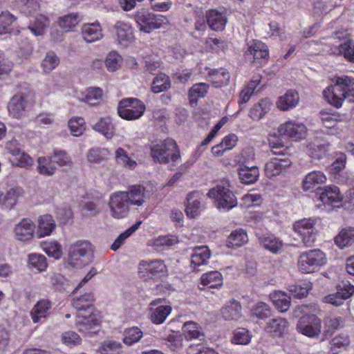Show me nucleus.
I'll use <instances>...</instances> for the list:
<instances>
[{
    "label": "nucleus",
    "mask_w": 354,
    "mask_h": 354,
    "mask_svg": "<svg viewBox=\"0 0 354 354\" xmlns=\"http://www.w3.org/2000/svg\"><path fill=\"white\" fill-rule=\"evenodd\" d=\"M28 104V95L25 93H18L12 97L8 104L9 115L16 119H20L25 115Z\"/></svg>",
    "instance_id": "13"
},
{
    "label": "nucleus",
    "mask_w": 354,
    "mask_h": 354,
    "mask_svg": "<svg viewBox=\"0 0 354 354\" xmlns=\"http://www.w3.org/2000/svg\"><path fill=\"white\" fill-rule=\"evenodd\" d=\"M275 307L281 313L286 312L290 306V297L282 291L275 292L272 296Z\"/></svg>",
    "instance_id": "41"
},
{
    "label": "nucleus",
    "mask_w": 354,
    "mask_h": 354,
    "mask_svg": "<svg viewBox=\"0 0 354 354\" xmlns=\"http://www.w3.org/2000/svg\"><path fill=\"white\" fill-rule=\"evenodd\" d=\"M109 205L111 214L113 218L118 219L124 218L129 211L130 205L126 192L113 193L110 196Z\"/></svg>",
    "instance_id": "8"
},
{
    "label": "nucleus",
    "mask_w": 354,
    "mask_h": 354,
    "mask_svg": "<svg viewBox=\"0 0 354 354\" xmlns=\"http://www.w3.org/2000/svg\"><path fill=\"white\" fill-rule=\"evenodd\" d=\"M315 219L304 218L296 221L293 225L294 231L306 247L312 246L316 240L317 230L315 227Z\"/></svg>",
    "instance_id": "6"
},
{
    "label": "nucleus",
    "mask_w": 354,
    "mask_h": 354,
    "mask_svg": "<svg viewBox=\"0 0 354 354\" xmlns=\"http://www.w3.org/2000/svg\"><path fill=\"white\" fill-rule=\"evenodd\" d=\"M246 56H252L254 61L260 62V60H267L269 56L268 46L262 41L253 40L248 44Z\"/></svg>",
    "instance_id": "20"
},
{
    "label": "nucleus",
    "mask_w": 354,
    "mask_h": 354,
    "mask_svg": "<svg viewBox=\"0 0 354 354\" xmlns=\"http://www.w3.org/2000/svg\"><path fill=\"white\" fill-rule=\"evenodd\" d=\"M328 144L314 142L309 145V155L314 159H320L326 154Z\"/></svg>",
    "instance_id": "53"
},
{
    "label": "nucleus",
    "mask_w": 354,
    "mask_h": 354,
    "mask_svg": "<svg viewBox=\"0 0 354 354\" xmlns=\"http://www.w3.org/2000/svg\"><path fill=\"white\" fill-rule=\"evenodd\" d=\"M326 177L324 174L320 171H314L309 173L305 178L303 183L304 190H310L317 185L323 184L326 182Z\"/></svg>",
    "instance_id": "36"
},
{
    "label": "nucleus",
    "mask_w": 354,
    "mask_h": 354,
    "mask_svg": "<svg viewBox=\"0 0 354 354\" xmlns=\"http://www.w3.org/2000/svg\"><path fill=\"white\" fill-rule=\"evenodd\" d=\"M183 331L187 339H192L203 336L200 327L194 322H187L183 326Z\"/></svg>",
    "instance_id": "54"
},
{
    "label": "nucleus",
    "mask_w": 354,
    "mask_h": 354,
    "mask_svg": "<svg viewBox=\"0 0 354 354\" xmlns=\"http://www.w3.org/2000/svg\"><path fill=\"white\" fill-rule=\"evenodd\" d=\"M239 176L241 181L244 184L254 183L259 176V168L256 166H240Z\"/></svg>",
    "instance_id": "28"
},
{
    "label": "nucleus",
    "mask_w": 354,
    "mask_h": 354,
    "mask_svg": "<svg viewBox=\"0 0 354 354\" xmlns=\"http://www.w3.org/2000/svg\"><path fill=\"white\" fill-rule=\"evenodd\" d=\"M15 6L26 15H32L39 10L38 0H15Z\"/></svg>",
    "instance_id": "38"
},
{
    "label": "nucleus",
    "mask_w": 354,
    "mask_h": 354,
    "mask_svg": "<svg viewBox=\"0 0 354 354\" xmlns=\"http://www.w3.org/2000/svg\"><path fill=\"white\" fill-rule=\"evenodd\" d=\"M252 315L259 319H266L272 316V310L266 303L259 302L252 308Z\"/></svg>",
    "instance_id": "56"
},
{
    "label": "nucleus",
    "mask_w": 354,
    "mask_h": 354,
    "mask_svg": "<svg viewBox=\"0 0 354 354\" xmlns=\"http://www.w3.org/2000/svg\"><path fill=\"white\" fill-rule=\"evenodd\" d=\"M197 192H192L188 195L185 213L189 218H195L199 214L201 201L197 198Z\"/></svg>",
    "instance_id": "40"
},
{
    "label": "nucleus",
    "mask_w": 354,
    "mask_h": 354,
    "mask_svg": "<svg viewBox=\"0 0 354 354\" xmlns=\"http://www.w3.org/2000/svg\"><path fill=\"white\" fill-rule=\"evenodd\" d=\"M142 331L138 327H132L125 330L123 342L130 346L138 342L142 337Z\"/></svg>",
    "instance_id": "55"
},
{
    "label": "nucleus",
    "mask_w": 354,
    "mask_h": 354,
    "mask_svg": "<svg viewBox=\"0 0 354 354\" xmlns=\"http://www.w3.org/2000/svg\"><path fill=\"white\" fill-rule=\"evenodd\" d=\"M279 135L286 136L295 140H301L306 134V127L302 123L288 121L281 124L278 129Z\"/></svg>",
    "instance_id": "15"
},
{
    "label": "nucleus",
    "mask_w": 354,
    "mask_h": 354,
    "mask_svg": "<svg viewBox=\"0 0 354 354\" xmlns=\"http://www.w3.org/2000/svg\"><path fill=\"white\" fill-rule=\"evenodd\" d=\"M49 19L43 15L38 16L35 21L30 24L28 28L36 36L44 35L45 29L49 26Z\"/></svg>",
    "instance_id": "44"
},
{
    "label": "nucleus",
    "mask_w": 354,
    "mask_h": 354,
    "mask_svg": "<svg viewBox=\"0 0 354 354\" xmlns=\"http://www.w3.org/2000/svg\"><path fill=\"white\" fill-rule=\"evenodd\" d=\"M35 225L29 218L22 219L15 227V234L17 240L28 241L33 237Z\"/></svg>",
    "instance_id": "19"
},
{
    "label": "nucleus",
    "mask_w": 354,
    "mask_h": 354,
    "mask_svg": "<svg viewBox=\"0 0 354 354\" xmlns=\"http://www.w3.org/2000/svg\"><path fill=\"white\" fill-rule=\"evenodd\" d=\"M339 51L346 59L354 63V42L352 40H346L339 46Z\"/></svg>",
    "instance_id": "63"
},
{
    "label": "nucleus",
    "mask_w": 354,
    "mask_h": 354,
    "mask_svg": "<svg viewBox=\"0 0 354 354\" xmlns=\"http://www.w3.org/2000/svg\"><path fill=\"white\" fill-rule=\"evenodd\" d=\"M109 155L110 152L106 148H93L88 152L87 158L91 162L101 163L106 161Z\"/></svg>",
    "instance_id": "50"
},
{
    "label": "nucleus",
    "mask_w": 354,
    "mask_h": 354,
    "mask_svg": "<svg viewBox=\"0 0 354 354\" xmlns=\"http://www.w3.org/2000/svg\"><path fill=\"white\" fill-rule=\"evenodd\" d=\"M326 263L325 254L319 249L301 253L298 259V269L302 273H313Z\"/></svg>",
    "instance_id": "4"
},
{
    "label": "nucleus",
    "mask_w": 354,
    "mask_h": 354,
    "mask_svg": "<svg viewBox=\"0 0 354 354\" xmlns=\"http://www.w3.org/2000/svg\"><path fill=\"white\" fill-rule=\"evenodd\" d=\"M37 162V169L39 174L48 176L55 174L56 167L53 164L54 162L51 160V157H40Z\"/></svg>",
    "instance_id": "52"
},
{
    "label": "nucleus",
    "mask_w": 354,
    "mask_h": 354,
    "mask_svg": "<svg viewBox=\"0 0 354 354\" xmlns=\"http://www.w3.org/2000/svg\"><path fill=\"white\" fill-rule=\"evenodd\" d=\"M81 34L86 43H93L103 37L102 27L98 22L84 24L81 28Z\"/></svg>",
    "instance_id": "21"
},
{
    "label": "nucleus",
    "mask_w": 354,
    "mask_h": 354,
    "mask_svg": "<svg viewBox=\"0 0 354 354\" xmlns=\"http://www.w3.org/2000/svg\"><path fill=\"white\" fill-rule=\"evenodd\" d=\"M114 29L118 44L127 46L133 39V31L129 24L123 21H118L114 26Z\"/></svg>",
    "instance_id": "23"
},
{
    "label": "nucleus",
    "mask_w": 354,
    "mask_h": 354,
    "mask_svg": "<svg viewBox=\"0 0 354 354\" xmlns=\"http://www.w3.org/2000/svg\"><path fill=\"white\" fill-rule=\"evenodd\" d=\"M80 21L79 15L73 12L59 17L58 24L63 31L68 32L75 27Z\"/></svg>",
    "instance_id": "47"
},
{
    "label": "nucleus",
    "mask_w": 354,
    "mask_h": 354,
    "mask_svg": "<svg viewBox=\"0 0 354 354\" xmlns=\"http://www.w3.org/2000/svg\"><path fill=\"white\" fill-rule=\"evenodd\" d=\"M210 256V250L207 246L196 247L192 254L191 268L195 271L202 270L201 267L207 263Z\"/></svg>",
    "instance_id": "17"
},
{
    "label": "nucleus",
    "mask_w": 354,
    "mask_h": 354,
    "mask_svg": "<svg viewBox=\"0 0 354 354\" xmlns=\"http://www.w3.org/2000/svg\"><path fill=\"white\" fill-rule=\"evenodd\" d=\"M135 19L140 31L146 33H149L152 30L159 28L163 23V19L159 16H155L145 8L136 12Z\"/></svg>",
    "instance_id": "10"
},
{
    "label": "nucleus",
    "mask_w": 354,
    "mask_h": 354,
    "mask_svg": "<svg viewBox=\"0 0 354 354\" xmlns=\"http://www.w3.org/2000/svg\"><path fill=\"white\" fill-rule=\"evenodd\" d=\"M209 89V84L206 83H197L194 84L189 91V103L194 106L198 98H203L206 95Z\"/></svg>",
    "instance_id": "34"
},
{
    "label": "nucleus",
    "mask_w": 354,
    "mask_h": 354,
    "mask_svg": "<svg viewBox=\"0 0 354 354\" xmlns=\"http://www.w3.org/2000/svg\"><path fill=\"white\" fill-rule=\"evenodd\" d=\"M241 309L240 302L232 299L222 308L221 315L225 320H237L241 316Z\"/></svg>",
    "instance_id": "25"
},
{
    "label": "nucleus",
    "mask_w": 354,
    "mask_h": 354,
    "mask_svg": "<svg viewBox=\"0 0 354 354\" xmlns=\"http://www.w3.org/2000/svg\"><path fill=\"white\" fill-rule=\"evenodd\" d=\"M94 296L91 292L85 293L78 297H75L72 301V305L77 310L85 312L93 306Z\"/></svg>",
    "instance_id": "39"
},
{
    "label": "nucleus",
    "mask_w": 354,
    "mask_h": 354,
    "mask_svg": "<svg viewBox=\"0 0 354 354\" xmlns=\"http://www.w3.org/2000/svg\"><path fill=\"white\" fill-rule=\"evenodd\" d=\"M270 104L267 100H261L254 104L249 111V117L254 120H259L270 109Z\"/></svg>",
    "instance_id": "46"
},
{
    "label": "nucleus",
    "mask_w": 354,
    "mask_h": 354,
    "mask_svg": "<svg viewBox=\"0 0 354 354\" xmlns=\"http://www.w3.org/2000/svg\"><path fill=\"white\" fill-rule=\"evenodd\" d=\"M209 81L215 88H221L227 85L230 80V75L224 68L212 69L208 73Z\"/></svg>",
    "instance_id": "27"
},
{
    "label": "nucleus",
    "mask_w": 354,
    "mask_h": 354,
    "mask_svg": "<svg viewBox=\"0 0 354 354\" xmlns=\"http://www.w3.org/2000/svg\"><path fill=\"white\" fill-rule=\"evenodd\" d=\"M55 227V222L51 215L46 214L41 216L38 221V237L41 238L50 235Z\"/></svg>",
    "instance_id": "31"
},
{
    "label": "nucleus",
    "mask_w": 354,
    "mask_h": 354,
    "mask_svg": "<svg viewBox=\"0 0 354 354\" xmlns=\"http://www.w3.org/2000/svg\"><path fill=\"white\" fill-rule=\"evenodd\" d=\"M91 251V245L86 241H79L71 245L68 253V263L73 266L82 264L84 258Z\"/></svg>",
    "instance_id": "12"
},
{
    "label": "nucleus",
    "mask_w": 354,
    "mask_h": 354,
    "mask_svg": "<svg viewBox=\"0 0 354 354\" xmlns=\"http://www.w3.org/2000/svg\"><path fill=\"white\" fill-rule=\"evenodd\" d=\"M93 128L107 138H111L114 135V125L109 117L101 118Z\"/></svg>",
    "instance_id": "42"
},
{
    "label": "nucleus",
    "mask_w": 354,
    "mask_h": 354,
    "mask_svg": "<svg viewBox=\"0 0 354 354\" xmlns=\"http://www.w3.org/2000/svg\"><path fill=\"white\" fill-rule=\"evenodd\" d=\"M51 303L49 300L41 299L39 301L31 311V317L34 322H40L49 314Z\"/></svg>",
    "instance_id": "32"
},
{
    "label": "nucleus",
    "mask_w": 354,
    "mask_h": 354,
    "mask_svg": "<svg viewBox=\"0 0 354 354\" xmlns=\"http://www.w3.org/2000/svg\"><path fill=\"white\" fill-rule=\"evenodd\" d=\"M68 127L75 136H81L85 130V122L81 117L74 118L68 121Z\"/></svg>",
    "instance_id": "59"
},
{
    "label": "nucleus",
    "mask_w": 354,
    "mask_h": 354,
    "mask_svg": "<svg viewBox=\"0 0 354 354\" xmlns=\"http://www.w3.org/2000/svg\"><path fill=\"white\" fill-rule=\"evenodd\" d=\"M145 110V105L136 98L122 100L118 108L119 115L128 120L138 119L143 115Z\"/></svg>",
    "instance_id": "5"
},
{
    "label": "nucleus",
    "mask_w": 354,
    "mask_h": 354,
    "mask_svg": "<svg viewBox=\"0 0 354 354\" xmlns=\"http://www.w3.org/2000/svg\"><path fill=\"white\" fill-rule=\"evenodd\" d=\"M50 157L51 160L60 167H71L73 164L71 156L64 151H55Z\"/></svg>",
    "instance_id": "58"
},
{
    "label": "nucleus",
    "mask_w": 354,
    "mask_h": 354,
    "mask_svg": "<svg viewBox=\"0 0 354 354\" xmlns=\"http://www.w3.org/2000/svg\"><path fill=\"white\" fill-rule=\"evenodd\" d=\"M290 164V160L286 158H272L265 165V175L269 178L275 177L281 174L283 170L289 167Z\"/></svg>",
    "instance_id": "18"
},
{
    "label": "nucleus",
    "mask_w": 354,
    "mask_h": 354,
    "mask_svg": "<svg viewBox=\"0 0 354 354\" xmlns=\"http://www.w3.org/2000/svg\"><path fill=\"white\" fill-rule=\"evenodd\" d=\"M151 156L158 163H168L170 160L177 161L180 156L176 142L171 138H167L151 146Z\"/></svg>",
    "instance_id": "2"
},
{
    "label": "nucleus",
    "mask_w": 354,
    "mask_h": 354,
    "mask_svg": "<svg viewBox=\"0 0 354 354\" xmlns=\"http://www.w3.org/2000/svg\"><path fill=\"white\" fill-rule=\"evenodd\" d=\"M164 304V299H157L150 303L149 306L151 310L150 319L155 324L163 323L171 312V307Z\"/></svg>",
    "instance_id": "14"
},
{
    "label": "nucleus",
    "mask_w": 354,
    "mask_h": 354,
    "mask_svg": "<svg viewBox=\"0 0 354 354\" xmlns=\"http://www.w3.org/2000/svg\"><path fill=\"white\" fill-rule=\"evenodd\" d=\"M12 162L21 167H26L32 165V159L26 153L20 151L19 149L13 152Z\"/></svg>",
    "instance_id": "60"
},
{
    "label": "nucleus",
    "mask_w": 354,
    "mask_h": 354,
    "mask_svg": "<svg viewBox=\"0 0 354 354\" xmlns=\"http://www.w3.org/2000/svg\"><path fill=\"white\" fill-rule=\"evenodd\" d=\"M324 95L328 102L334 106L339 108L342 106L346 99L353 100L354 96V78L343 75L335 77V82L333 85L328 86L324 90Z\"/></svg>",
    "instance_id": "1"
},
{
    "label": "nucleus",
    "mask_w": 354,
    "mask_h": 354,
    "mask_svg": "<svg viewBox=\"0 0 354 354\" xmlns=\"http://www.w3.org/2000/svg\"><path fill=\"white\" fill-rule=\"evenodd\" d=\"M259 241L263 248L274 254L281 250L283 246L282 241L274 235L261 236L259 237Z\"/></svg>",
    "instance_id": "33"
},
{
    "label": "nucleus",
    "mask_w": 354,
    "mask_h": 354,
    "mask_svg": "<svg viewBox=\"0 0 354 354\" xmlns=\"http://www.w3.org/2000/svg\"><path fill=\"white\" fill-rule=\"evenodd\" d=\"M101 354H120L121 344L114 341L104 342L99 348Z\"/></svg>",
    "instance_id": "62"
},
{
    "label": "nucleus",
    "mask_w": 354,
    "mask_h": 354,
    "mask_svg": "<svg viewBox=\"0 0 354 354\" xmlns=\"http://www.w3.org/2000/svg\"><path fill=\"white\" fill-rule=\"evenodd\" d=\"M208 196L215 200V205L218 209L230 210L237 205V200L234 193L230 189L228 180H223L215 187L209 189Z\"/></svg>",
    "instance_id": "3"
},
{
    "label": "nucleus",
    "mask_w": 354,
    "mask_h": 354,
    "mask_svg": "<svg viewBox=\"0 0 354 354\" xmlns=\"http://www.w3.org/2000/svg\"><path fill=\"white\" fill-rule=\"evenodd\" d=\"M59 64V58L53 51L48 52L41 61V66L45 73H49Z\"/></svg>",
    "instance_id": "48"
},
{
    "label": "nucleus",
    "mask_w": 354,
    "mask_h": 354,
    "mask_svg": "<svg viewBox=\"0 0 354 354\" xmlns=\"http://www.w3.org/2000/svg\"><path fill=\"white\" fill-rule=\"evenodd\" d=\"M166 272V266L161 260L142 261L138 266L139 277L144 281L161 277Z\"/></svg>",
    "instance_id": "9"
},
{
    "label": "nucleus",
    "mask_w": 354,
    "mask_h": 354,
    "mask_svg": "<svg viewBox=\"0 0 354 354\" xmlns=\"http://www.w3.org/2000/svg\"><path fill=\"white\" fill-rule=\"evenodd\" d=\"M125 192L128 196V201L132 205L142 206L145 203L146 198H149V194L141 185L130 186Z\"/></svg>",
    "instance_id": "22"
},
{
    "label": "nucleus",
    "mask_w": 354,
    "mask_h": 354,
    "mask_svg": "<svg viewBox=\"0 0 354 354\" xmlns=\"http://www.w3.org/2000/svg\"><path fill=\"white\" fill-rule=\"evenodd\" d=\"M201 283L210 288H217L223 285L222 274L218 271H212L203 274L201 278Z\"/></svg>",
    "instance_id": "37"
},
{
    "label": "nucleus",
    "mask_w": 354,
    "mask_h": 354,
    "mask_svg": "<svg viewBox=\"0 0 354 354\" xmlns=\"http://www.w3.org/2000/svg\"><path fill=\"white\" fill-rule=\"evenodd\" d=\"M254 149L252 147H248L242 150L241 153L236 156V160L240 166H244L254 160Z\"/></svg>",
    "instance_id": "64"
},
{
    "label": "nucleus",
    "mask_w": 354,
    "mask_h": 354,
    "mask_svg": "<svg viewBox=\"0 0 354 354\" xmlns=\"http://www.w3.org/2000/svg\"><path fill=\"white\" fill-rule=\"evenodd\" d=\"M322 322L315 315H306L301 317L297 324V329L302 335L308 337H318L321 333Z\"/></svg>",
    "instance_id": "7"
},
{
    "label": "nucleus",
    "mask_w": 354,
    "mask_h": 354,
    "mask_svg": "<svg viewBox=\"0 0 354 354\" xmlns=\"http://www.w3.org/2000/svg\"><path fill=\"white\" fill-rule=\"evenodd\" d=\"M170 86L171 82L169 76L161 73L153 79L151 91L154 93H158L168 89Z\"/></svg>",
    "instance_id": "49"
},
{
    "label": "nucleus",
    "mask_w": 354,
    "mask_h": 354,
    "mask_svg": "<svg viewBox=\"0 0 354 354\" xmlns=\"http://www.w3.org/2000/svg\"><path fill=\"white\" fill-rule=\"evenodd\" d=\"M354 293V286L348 281H342L337 286V292L329 295L324 298L326 303L336 306H341L344 301L349 298Z\"/></svg>",
    "instance_id": "11"
},
{
    "label": "nucleus",
    "mask_w": 354,
    "mask_h": 354,
    "mask_svg": "<svg viewBox=\"0 0 354 354\" xmlns=\"http://www.w3.org/2000/svg\"><path fill=\"white\" fill-rule=\"evenodd\" d=\"M16 18L9 12H2L0 15V34L7 33Z\"/></svg>",
    "instance_id": "61"
},
{
    "label": "nucleus",
    "mask_w": 354,
    "mask_h": 354,
    "mask_svg": "<svg viewBox=\"0 0 354 354\" xmlns=\"http://www.w3.org/2000/svg\"><path fill=\"white\" fill-rule=\"evenodd\" d=\"M299 97L297 91H288L277 102V107L282 111H287L295 107L299 102Z\"/></svg>",
    "instance_id": "29"
},
{
    "label": "nucleus",
    "mask_w": 354,
    "mask_h": 354,
    "mask_svg": "<svg viewBox=\"0 0 354 354\" xmlns=\"http://www.w3.org/2000/svg\"><path fill=\"white\" fill-rule=\"evenodd\" d=\"M354 242V227H348L335 236V243L341 249L350 246Z\"/></svg>",
    "instance_id": "35"
},
{
    "label": "nucleus",
    "mask_w": 354,
    "mask_h": 354,
    "mask_svg": "<svg viewBox=\"0 0 354 354\" xmlns=\"http://www.w3.org/2000/svg\"><path fill=\"white\" fill-rule=\"evenodd\" d=\"M115 158L116 162L126 169H134L137 166V162L132 160L128 156L127 152L122 147H119L116 149Z\"/></svg>",
    "instance_id": "43"
},
{
    "label": "nucleus",
    "mask_w": 354,
    "mask_h": 354,
    "mask_svg": "<svg viewBox=\"0 0 354 354\" xmlns=\"http://www.w3.org/2000/svg\"><path fill=\"white\" fill-rule=\"evenodd\" d=\"M28 262L32 267L40 272L46 270L48 266L46 257L39 254H29Z\"/></svg>",
    "instance_id": "57"
},
{
    "label": "nucleus",
    "mask_w": 354,
    "mask_h": 354,
    "mask_svg": "<svg viewBox=\"0 0 354 354\" xmlns=\"http://www.w3.org/2000/svg\"><path fill=\"white\" fill-rule=\"evenodd\" d=\"M248 242V235L246 232L242 230H236L231 232L227 241L226 245L228 248L240 247Z\"/></svg>",
    "instance_id": "45"
},
{
    "label": "nucleus",
    "mask_w": 354,
    "mask_h": 354,
    "mask_svg": "<svg viewBox=\"0 0 354 354\" xmlns=\"http://www.w3.org/2000/svg\"><path fill=\"white\" fill-rule=\"evenodd\" d=\"M350 339L348 335L341 333L333 337L330 342V350L332 354H337L339 349L345 348L349 345Z\"/></svg>",
    "instance_id": "51"
},
{
    "label": "nucleus",
    "mask_w": 354,
    "mask_h": 354,
    "mask_svg": "<svg viewBox=\"0 0 354 354\" xmlns=\"http://www.w3.org/2000/svg\"><path fill=\"white\" fill-rule=\"evenodd\" d=\"M99 324V319L97 315L90 313L87 316L85 312L79 313L77 315L76 326L80 331L88 333L91 329Z\"/></svg>",
    "instance_id": "24"
},
{
    "label": "nucleus",
    "mask_w": 354,
    "mask_h": 354,
    "mask_svg": "<svg viewBox=\"0 0 354 354\" xmlns=\"http://www.w3.org/2000/svg\"><path fill=\"white\" fill-rule=\"evenodd\" d=\"M24 191L21 187H14L8 189L3 199V204L6 209H12L18 203L19 198L24 196Z\"/></svg>",
    "instance_id": "30"
},
{
    "label": "nucleus",
    "mask_w": 354,
    "mask_h": 354,
    "mask_svg": "<svg viewBox=\"0 0 354 354\" xmlns=\"http://www.w3.org/2000/svg\"><path fill=\"white\" fill-rule=\"evenodd\" d=\"M288 322L286 319L277 317L266 322L264 330L273 337H281L288 333Z\"/></svg>",
    "instance_id": "16"
},
{
    "label": "nucleus",
    "mask_w": 354,
    "mask_h": 354,
    "mask_svg": "<svg viewBox=\"0 0 354 354\" xmlns=\"http://www.w3.org/2000/svg\"><path fill=\"white\" fill-rule=\"evenodd\" d=\"M206 18L209 28L215 31L223 30L227 23L226 17L216 10H209L206 15Z\"/></svg>",
    "instance_id": "26"
}]
</instances>
